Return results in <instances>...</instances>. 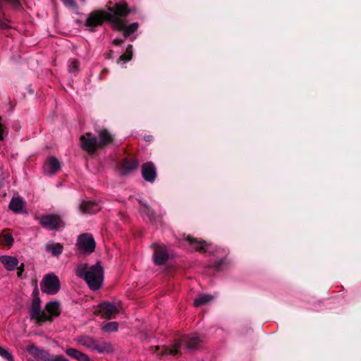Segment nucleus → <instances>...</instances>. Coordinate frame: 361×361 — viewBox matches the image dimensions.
Returning <instances> with one entry per match:
<instances>
[{
    "mask_svg": "<svg viewBox=\"0 0 361 361\" xmlns=\"http://www.w3.org/2000/svg\"><path fill=\"white\" fill-rule=\"evenodd\" d=\"M98 139L92 133H86L80 137L81 148L89 155L94 154L98 149L111 145L114 142V136L106 128L97 130Z\"/></svg>",
    "mask_w": 361,
    "mask_h": 361,
    "instance_id": "nucleus-1",
    "label": "nucleus"
},
{
    "mask_svg": "<svg viewBox=\"0 0 361 361\" xmlns=\"http://www.w3.org/2000/svg\"><path fill=\"white\" fill-rule=\"evenodd\" d=\"M75 274L79 278L83 279L92 290H98L102 286L104 269L99 262L90 268L87 264H79L75 269Z\"/></svg>",
    "mask_w": 361,
    "mask_h": 361,
    "instance_id": "nucleus-2",
    "label": "nucleus"
},
{
    "mask_svg": "<svg viewBox=\"0 0 361 361\" xmlns=\"http://www.w3.org/2000/svg\"><path fill=\"white\" fill-rule=\"evenodd\" d=\"M114 12L115 14L114 18L112 19L114 20L112 24L114 30L122 31L126 38L130 37L137 30L139 27L138 23H133L126 25V21L123 19L131 12L126 2L116 3Z\"/></svg>",
    "mask_w": 361,
    "mask_h": 361,
    "instance_id": "nucleus-3",
    "label": "nucleus"
},
{
    "mask_svg": "<svg viewBox=\"0 0 361 361\" xmlns=\"http://www.w3.org/2000/svg\"><path fill=\"white\" fill-rule=\"evenodd\" d=\"M200 343V339L197 336H183L180 340H177L174 344L171 346L163 345L161 347L155 346L152 348L153 352L157 353L160 357L167 355L176 356L180 355V350L185 345L189 349L196 348Z\"/></svg>",
    "mask_w": 361,
    "mask_h": 361,
    "instance_id": "nucleus-4",
    "label": "nucleus"
},
{
    "mask_svg": "<svg viewBox=\"0 0 361 361\" xmlns=\"http://www.w3.org/2000/svg\"><path fill=\"white\" fill-rule=\"evenodd\" d=\"M114 6L109 7L108 11H94L90 13L85 21V25L89 27H97L101 25L104 20L113 24L112 20L115 17L114 12Z\"/></svg>",
    "mask_w": 361,
    "mask_h": 361,
    "instance_id": "nucleus-5",
    "label": "nucleus"
},
{
    "mask_svg": "<svg viewBox=\"0 0 361 361\" xmlns=\"http://www.w3.org/2000/svg\"><path fill=\"white\" fill-rule=\"evenodd\" d=\"M75 247L80 253L90 255L94 251L96 243L92 234L85 233L78 235Z\"/></svg>",
    "mask_w": 361,
    "mask_h": 361,
    "instance_id": "nucleus-6",
    "label": "nucleus"
},
{
    "mask_svg": "<svg viewBox=\"0 0 361 361\" xmlns=\"http://www.w3.org/2000/svg\"><path fill=\"white\" fill-rule=\"evenodd\" d=\"M41 290L48 295L56 294L61 288L59 277L54 274H46L41 282Z\"/></svg>",
    "mask_w": 361,
    "mask_h": 361,
    "instance_id": "nucleus-7",
    "label": "nucleus"
},
{
    "mask_svg": "<svg viewBox=\"0 0 361 361\" xmlns=\"http://www.w3.org/2000/svg\"><path fill=\"white\" fill-rule=\"evenodd\" d=\"M40 225L49 230L57 231L64 226V223L57 214H46L41 216Z\"/></svg>",
    "mask_w": 361,
    "mask_h": 361,
    "instance_id": "nucleus-8",
    "label": "nucleus"
},
{
    "mask_svg": "<svg viewBox=\"0 0 361 361\" xmlns=\"http://www.w3.org/2000/svg\"><path fill=\"white\" fill-rule=\"evenodd\" d=\"M139 162L135 157H126L118 165V169L121 174L126 176L133 171L137 169Z\"/></svg>",
    "mask_w": 361,
    "mask_h": 361,
    "instance_id": "nucleus-9",
    "label": "nucleus"
},
{
    "mask_svg": "<svg viewBox=\"0 0 361 361\" xmlns=\"http://www.w3.org/2000/svg\"><path fill=\"white\" fill-rule=\"evenodd\" d=\"M141 174L143 179L149 183H154L157 178V168L152 161H147L141 166Z\"/></svg>",
    "mask_w": 361,
    "mask_h": 361,
    "instance_id": "nucleus-10",
    "label": "nucleus"
},
{
    "mask_svg": "<svg viewBox=\"0 0 361 361\" xmlns=\"http://www.w3.org/2000/svg\"><path fill=\"white\" fill-rule=\"evenodd\" d=\"M99 312L102 317L111 319L118 313V308L113 303L103 302L99 305Z\"/></svg>",
    "mask_w": 361,
    "mask_h": 361,
    "instance_id": "nucleus-11",
    "label": "nucleus"
},
{
    "mask_svg": "<svg viewBox=\"0 0 361 361\" xmlns=\"http://www.w3.org/2000/svg\"><path fill=\"white\" fill-rule=\"evenodd\" d=\"M60 169L61 164L59 161L54 157L48 158L44 166V171L49 175L56 173Z\"/></svg>",
    "mask_w": 361,
    "mask_h": 361,
    "instance_id": "nucleus-12",
    "label": "nucleus"
},
{
    "mask_svg": "<svg viewBox=\"0 0 361 361\" xmlns=\"http://www.w3.org/2000/svg\"><path fill=\"white\" fill-rule=\"evenodd\" d=\"M186 240L190 243L194 250L198 252H206L209 247V244L204 240H200L197 238L188 235Z\"/></svg>",
    "mask_w": 361,
    "mask_h": 361,
    "instance_id": "nucleus-13",
    "label": "nucleus"
},
{
    "mask_svg": "<svg viewBox=\"0 0 361 361\" xmlns=\"http://www.w3.org/2000/svg\"><path fill=\"white\" fill-rule=\"evenodd\" d=\"M168 259L169 254L166 249L162 246H157L154 253V263L157 265H161L164 264Z\"/></svg>",
    "mask_w": 361,
    "mask_h": 361,
    "instance_id": "nucleus-14",
    "label": "nucleus"
},
{
    "mask_svg": "<svg viewBox=\"0 0 361 361\" xmlns=\"http://www.w3.org/2000/svg\"><path fill=\"white\" fill-rule=\"evenodd\" d=\"M96 341L97 339L87 335H82L75 338L77 343L91 350H94Z\"/></svg>",
    "mask_w": 361,
    "mask_h": 361,
    "instance_id": "nucleus-15",
    "label": "nucleus"
},
{
    "mask_svg": "<svg viewBox=\"0 0 361 361\" xmlns=\"http://www.w3.org/2000/svg\"><path fill=\"white\" fill-rule=\"evenodd\" d=\"M0 262L8 271L14 270L18 265L19 262L16 257L8 255H3L0 257Z\"/></svg>",
    "mask_w": 361,
    "mask_h": 361,
    "instance_id": "nucleus-16",
    "label": "nucleus"
},
{
    "mask_svg": "<svg viewBox=\"0 0 361 361\" xmlns=\"http://www.w3.org/2000/svg\"><path fill=\"white\" fill-rule=\"evenodd\" d=\"M100 209L98 204L92 201L82 202L80 206V211L84 214H95Z\"/></svg>",
    "mask_w": 361,
    "mask_h": 361,
    "instance_id": "nucleus-17",
    "label": "nucleus"
},
{
    "mask_svg": "<svg viewBox=\"0 0 361 361\" xmlns=\"http://www.w3.org/2000/svg\"><path fill=\"white\" fill-rule=\"evenodd\" d=\"M94 350L99 353H110L114 351V348L110 342L103 340H97Z\"/></svg>",
    "mask_w": 361,
    "mask_h": 361,
    "instance_id": "nucleus-18",
    "label": "nucleus"
},
{
    "mask_svg": "<svg viewBox=\"0 0 361 361\" xmlns=\"http://www.w3.org/2000/svg\"><path fill=\"white\" fill-rule=\"evenodd\" d=\"M66 353L71 357L78 360V361H90V359L89 356L82 352L73 348H68L65 350Z\"/></svg>",
    "mask_w": 361,
    "mask_h": 361,
    "instance_id": "nucleus-19",
    "label": "nucleus"
},
{
    "mask_svg": "<svg viewBox=\"0 0 361 361\" xmlns=\"http://www.w3.org/2000/svg\"><path fill=\"white\" fill-rule=\"evenodd\" d=\"M45 310L53 317H58L61 314L60 305L58 302L52 301L47 303Z\"/></svg>",
    "mask_w": 361,
    "mask_h": 361,
    "instance_id": "nucleus-20",
    "label": "nucleus"
},
{
    "mask_svg": "<svg viewBox=\"0 0 361 361\" xmlns=\"http://www.w3.org/2000/svg\"><path fill=\"white\" fill-rule=\"evenodd\" d=\"M41 311V301L39 298H33L30 309V314L31 319L38 316Z\"/></svg>",
    "mask_w": 361,
    "mask_h": 361,
    "instance_id": "nucleus-21",
    "label": "nucleus"
},
{
    "mask_svg": "<svg viewBox=\"0 0 361 361\" xmlns=\"http://www.w3.org/2000/svg\"><path fill=\"white\" fill-rule=\"evenodd\" d=\"M23 201L22 198L18 197H13L10 202L9 204V208L13 212L16 213H19L21 212L23 207Z\"/></svg>",
    "mask_w": 361,
    "mask_h": 361,
    "instance_id": "nucleus-22",
    "label": "nucleus"
},
{
    "mask_svg": "<svg viewBox=\"0 0 361 361\" xmlns=\"http://www.w3.org/2000/svg\"><path fill=\"white\" fill-rule=\"evenodd\" d=\"M214 299V296L208 294H201L194 300L193 305L195 307H200L207 304Z\"/></svg>",
    "mask_w": 361,
    "mask_h": 361,
    "instance_id": "nucleus-23",
    "label": "nucleus"
},
{
    "mask_svg": "<svg viewBox=\"0 0 361 361\" xmlns=\"http://www.w3.org/2000/svg\"><path fill=\"white\" fill-rule=\"evenodd\" d=\"M63 247L61 243H51L47 245V250L51 252L54 256H59L63 252Z\"/></svg>",
    "mask_w": 361,
    "mask_h": 361,
    "instance_id": "nucleus-24",
    "label": "nucleus"
},
{
    "mask_svg": "<svg viewBox=\"0 0 361 361\" xmlns=\"http://www.w3.org/2000/svg\"><path fill=\"white\" fill-rule=\"evenodd\" d=\"M27 351L36 358H40L45 353L44 350H39L35 345H29L27 347Z\"/></svg>",
    "mask_w": 361,
    "mask_h": 361,
    "instance_id": "nucleus-25",
    "label": "nucleus"
},
{
    "mask_svg": "<svg viewBox=\"0 0 361 361\" xmlns=\"http://www.w3.org/2000/svg\"><path fill=\"white\" fill-rule=\"evenodd\" d=\"M32 319L36 320L37 324H41L47 321H52V317L49 314H47L45 312L40 311L39 315L33 317Z\"/></svg>",
    "mask_w": 361,
    "mask_h": 361,
    "instance_id": "nucleus-26",
    "label": "nucleus"
},
{
    "mask_svg": "<svg viewBox=\"0 0 361 361\" xmlns=\"http://www.w3.org/2000/svg\"><path fill=\"white\" fill-rule=\"evenodd\" d=\"M118 324L116 322H109L102 326V330L106 332L116 331Z\"/></svg>",
    "mask_w": 361,
    "mask_h": 361,
    "instance_id": "nucleus-27",
    "label": "nucleus"
},
{
    "mask_svg": "<svg viewBox=\"0 0 361 361\" xmlns=\"http://www.w3.org/2000/svg\"><path fill=\"white\" fill-rule=\"evenodd\" d=\"M140 203L142 205V212L149 216V220H153L154 219V211L148 205H147L145 203H143L142 201H140Z\"/></svg>",
    "mask_w": 361,
    "mask_h": 361,
    "instance_id": "nucleus-28",
    "label": "nucleus"
},
{
    "mask_svg": "<svg viewBox=\"0 0 361 361\" xmlns=\"http://www.w3.org/2000/svg\"><path fill=\"white\" fill-rule=\"evenodd\" d=\"M3 2L9 4L14 10L21 11L23 6L20 0H1Z\"/></svg>",
    "mask_w": 361,
    "mask_h": 361,
    "instance_id": "nucleus-29",
    "label": "nucleus"
},
{
    "mask_svg": "<svg viewBox=\"0 0 361 361\" xmlns=\"http://www.w3.org/2000/svg\"><path fill=\"white\" fill-rule=\"evenodd\" d=\"M133 56V46L128 45L126 52L120 56V60L123 61H128L131 60Z\"/></svg>",
    "mask_w": 361,
    "mask_h": 361,
    "instance_id": "nucleus-30",
    "label": "nucleus"
},
{
    "mask_svg": "<svg viewBox=\"0 0 361 361\" xmlns=\"http://www.w3.org/2000/svg\"><path fill=\"white\" fill-rule=\"evenodd\" d=\"M0 356L8 361H14L13 357L8 350L0 345Z\"/></svg>",
    "mask_w": 361,
    "mask_h": 361,
    "instance_id": "nucleus-31",
    "label": "nucleus"
},
{
    "mask_svg": "<svg viewBox=\"0 0 361 361\" xmlns=\"http://www.w3.org/2000/svg\"><path fill=\"white\" fill-rule=\"evenodd\" d=\"M79 61L78 59H73L71 61L69 65V71L70 72H76L79 69Z\"/></svg>",
    "mask_w": 361,
    "mask_h": 361,
    "instance_id": "nucleus-32",
    "label": "nucleus"
},
{
    "mask_svg": "<svg viewBox=\"0 0 361 361\" xmlns=\"http://www.w3.org/2000/svg\"><path fill=\"white\" fill-rule=\"evenodd\" d=\"M13 242V238L11 234H6L4 236V244L8 246L12 245Z\"/></svg>",
    "mask_w": 361,
    "mask_h": 361,
    "instance_id": "nucleus-33",
    "label": "nucleus"
},
{
    "mask_svg": "<svg viewBox=\"0 0 361 361\" xmlns=\"http://www.w3.org/2000/svg\"><path fill=\"white\" fill-rule=\"evenodd\" d=\"M63 3L68 7L77 8V3L75 0H62Z\"/></svg>",
    "mask_w": 361,
    "mask_h": 361,
    "instance_id": "nucleus-34",
    "label": "nucleus"
},
{
    "mask_svg": "<svg viewBox=\"0 0 361 361\" xmlns=\"http://www.w3.org/2000/svg\"><path fill=\"white\" fill-rule=\"evenodd\" d=\"M24 267H25V265L23 263H21V264L20 266H17V267L16 269H17V276L18 277H22V275H23V272L24 271Z\"/></svg>",
    "mask_w": 361,
    "mask_h": 361,
    "instance_id": "nucleus-35",
    "label": "nucleus"
},
{
    "mask_svg": "<svg viewBox=\"0 0 361 361\" xmlns=\"http://www.w3.org/2000/svg\"><path fill=\"white\" fill-rule=\"evenodd\" d=\"M48 361H68L64 356L59 355H56L51 359H49Z\"/></svg>",
    "mask_w": 361,
    "mask_h": 361,
    "instance_id": "nucleus-36",
    "label": "nucleus"
},
{
    "mask_svg": "<svg viewBox=\"0 0 361 361\" xmlns=\"http://www.w3.org/2000/svg\"><path fill=\"white\" fill-rule=\"evenodd\" d=\"M123 42H124V40L121 39H115L113 41V44L116 46H119V45L122 44Z\"/></svg>",
    "mask_w": 361,
    "mask_h": 361,
    "instance_id": "nucleus-37",
    "label": "nucleus"
},
{
    "mask_svg": "<svg viewBox=\"0 0 361 361\" xmlns=\"http://www.w3.org/2000/svg\"><path fill=\"white\" fill-rule=\"evenodd\" d=\"M32 295H33V298H39V290H38L37 286L35 287V288L32 293Z\"/></svg>",
    "mask_w": 361,
    "mask_h": 361,
    "instance_id": "nucleus-38",
    "label": "nucleus"
},
{
    "mask_svg": "<svg viewBox=\"0 0 361 361\" xmlns=\"http://www.w3.org/2000/svg\"><path fill=\"white\" fill-rule=\"evenodd\" d=\"M8 27V26L7 23L1 21V20L0 19V28L6 29Z\"/></svg>",
    "mask_w": 361,
    "mask_h": 361,
    "instance_id": "nucleus-39",
    "label": "nucleus"
},
{
    "mask_svg": "<svg viewBox=\"0 0 361 361\" xmlns=\"http://www.w3.org/2000/svg\"><path fill=\"white\" fill-rule=\"evenodd\" d=\"M3 132L1 130H0V140H2L3 139V136H2V134H3Z\"/></svg>",
    "mask_w": 361,
    "mask_h": 361,
    "instance_id": "nucleus-40",
    "label": "nucleus"
}]
</instances>
